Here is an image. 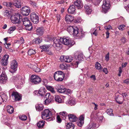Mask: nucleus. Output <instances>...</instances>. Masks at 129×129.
<instances>
[{
  "mask_svg": "<svg viewBox=\"0 0 129 129\" xmlns=\"http://www.w3.org/2000/svg\"><path fill=\"white\" fill-rule=\"evenodd\" d=\"M42 117L43 119L48 121L53 120L55 118L52 115L51 112L48 109H46L42 112Z\"/></svg>",
  "mask_w": 129,
  "mask_h": 129,
  "instance_id": "f257e3e1",
  "label": "nucleus"
},
{
  "mask_svg": "<svg viewBox=\"0 0 129 129\" xmlns=\"http://www.w3.org/2000/svg\"><path fill=\"white\" fill-rule=\"evenodd\" d=\"M67 31L70 34H72L74 37H77L80 36V33L79 31V29L76 26H69L67 28Z\"/></svg>",
  "mask_w": 129,
  "mask_h": 129,
  "instance_id": "f03ea898",
  "label": "nucleus"
},
{
  "mask_svg": "<svg viewBox=\"0 0 129 129\" xmlns=\"http://www.w3.org/2000/svg\"><path fill=\"white\" fill-rule=\"evenodd\" d=\"M63 72L61 71H57L55 72L54 75V79L57 81H61L64 77Z\"/></svg>",
  "mask_w": 129,
  "mask_h": 129,
  "instance_id": "7ed1b4c3",
  "label": "nucleus"
},
{
  "mask_svg": "<svg viewBox=\"0 0 129 129\" xmlns=\"http://www.w3.org/2000/svg\"><path fill=\"white\" fill-rule=\"evenodd\" d=\"M22 18L21 16L19 13H15L13 14L11 17L12 22L14 24L20 23V20Z\"/></svg>",
  "mask_w": 129,
  "mask_h": 129,
  "instance_id": "20e7f679",
  "label": "nucleus"
},
{
  "mask_svg": "<svg viewBox=\"0 0 129 129\" xmlns=\"http://www.w3.org/2000/svg\"><path fill=\"white\" fill-rule=\"evenodd\" d=\"M23 24L25 26L26 29L28 31L30 30L32 28V26L31 23L27 17H25L23 18L22 20Z\"/></svg>",
  "mask_w": 129,
  "mask_h": 129,
  "instance_id": "39448f33",
  "label": "nucleus"
},
{
  "mask_svg": "<svg viewBox=\"0 0 129 129\" xmlns=\"http://www.w3.org/2000/svg\"><path fill=\"white\" fill-rule=\"evenodd\" d=\"M110 7V1L109 0H104L103 4L102 5V12L104 13H107Z\"/></svg>",
  "mask_w": 129,
  "mask_h": 129,
  "instance_id": "423d86ee",
  "label": "nucleus"
},
{
  "mask_svg": "<svg viewBox=\"0 0 129 129\" xmlns=\"http://www.w3.org/2000/svg\"><path fill=\"white\" fill-rule=\"evenodd\" d=\"M74 58L76 60L75 64L78 67L79 62L83 61L84 60L83 56L82 53L77 52L75 54Z\"/></svg>",
  "mask_w": 129,
  "mask_h": 129,
  "instance_id": "0eeeda50",
  "label": "nucleus"
},
{
  "mask_svg": "<svg viewBox=\"0 0 129 129\" xmlns=\"http://www.w3.org/2000/svg\"><path fill=\"white\" fill-rule=\"evenodd\" d=\"M18 66V62L16 60H13L11 61L10 67L13 70H10V72L12 73H15L17 70Z\"/></svg>",
  "mask_w": 129,
  "mask_h": 129,
  "instance_id": "6e6552de",
  "label": "nucleus"
},
{
  "mask_svg": "<svg viewBox=\"0 0 129 129\" xmlns=\"http://www.w3.org/2000/svg\"><path fill=\"white\" fill-rule=\"evenodd\" d=\"M45 96L46 97H45L44 98H46V99L45 100V103L46 105L51 103L54 102V97L50 95V93H47L46 94Z\"/></svg>",
  "mask_w": 129,
  "mask_h": 129,
  "instance_id": "1a4fd4ad",
  "label": "nucleus"
},
{
  "mask_svg": "<svg viewBox=\"0 0 129 129\" xmlns=\"http://www.w3.org/2000/svg\"><path fill=\"white\" fill-rule=\"evenodd\" d=\"M60 42L65 45H72L71 39L68 37H64L60 38Z\"/></svg>",
  "mask_w": 129,
  "mask_h": 129,
  "instance_id": "9d476101",
  "label": "nucleus"
},
{
  "mask_svg": "<svg viewBox=\"0 0 129 129\" xmlns=\"http://www.w3.org/2000/svg\"><path fill=\"white\" fill-rule=\"evenodd\" d=\"M30 81L34 84H37L40 82L41 80L38 76L32 75L31 77Z\"/></svg>",
  "mask_w": 129,
  "mask_h": 129,
  "instance_id": "9b49d317",
  "label": "nucleus"
},
{
  "mask_svg": "<svg viewBox=\"0 0 129 129\" xmlns=\"http://www.w3.org/2000/svg\"><path fill=\"white\" fill-rule=\"evenodd\" d=\"M21 10V13L24 16H28L30 12L29 8L26 6L22 7Z\"/></svg>",
  "mask_w": 129,
  "mask_h": 129,
  "instance_id": "f8f14e48",
  "label": "nucleus"
},
{
  "mask_svg": "<svg viewBox=\"0 0 129 129\" xmlns=\"http://www.w3.org/2000/svg\"><path fill=\"white\" fill-rule=\"evenodd\" d=\"M30 19L34 23L37 24L39 21V16L34 12H33L31 14Z\"/></svg>",
  "mask_w": 129,
  "mask_h": 129,
  "instance_id": "ddd939ff",
  "label": "nucleus"
},
{
  "mask_svg": "<svg viewBox=\"0 0 129 129\" xmlns=\"http://www.w3.org/2000/svg\"><path fill=\"white\" fill-rule=\"evenodd\" d=\"M9 56L8 55H4L2 59L1 60V63L2 65L3 66H7L8 63V59Z\"/></svg>",
  "mask_w": 129,
  "mask_h": 129,
  "instance_id": "4468645a",
  "label": "nucleus"
},
{
  "mask_svg": "<svg viewBox=\"0 0 129 129\" xmlns=\"http://www.w3.org/2000/svg\"><path fill=\"white\" fill-rule=\"evenodd\" d=\"M53 46L54 47H60L61 43L60 38V39L56 37L53 38Z\"/></svg>",
  "mask_w": 129,
  "mask_h": 129,
  "instance_id": "2eb2a0df",
  "label": "nucleus"
},
{
  "mask_svg": "<svg viewBox=\"0 0 129 129\" xmlns=\"http://www.w3.org/2000/svg\"><path fill=\"white\" fill-rule=\"evenodd\" d=\"M44 51L47 52V53L49 55H51L52 53L49 51L50 47L48 45H45L41 46L40 47Z\"/></svg>",
  "mask_w": 129,
  "mask_h": 129,
  "instance_id": "dca6fc26",
  "label": "nucleus"
},
{
  "mask_svg": "<svg viewBox=\"0 0 129 129\" xmlns=\"http://www.w3.org/2000/svg\"><path fill=\"white\" fill-rule=\"evenodd\" d=\"M7 80V77L5 72H3L0 76V82L1 83H5Z\"/></svg>",
  "mask_w": 129,
  "mask_h": 129,
  "instance_id": "f3484780",
  "label": "nucleus"
},
{
  "mask_svg": "<svg viewBox=\"0 0 129 129\" xmlns=\"http://www.w3.org/2000/svg\"><path fill=\"white\" fill-rule=\"evenodd\" d=\"M12 95V97H14L15 101H19L21 99V96L17 92H13Z\"/></svg>",
  "mask_w": 129,
  "mask_h": 129,
  "instance_id": "a211bd4d",
  "label": "nucleus"
},
{
  "mask_svg": "<svg viewBox=\"0 0 129 129\" xmlns=\"http://www.w3.org/2000/svg\"><path fill=\"white\" fill-rule=\"evenodd\" d=\"M44 31V29L43 27H39L36 30V34L39 36L43 35Z\"/></svg>",
  "mask_w": 129,
  "mask_h": 129,
  "instance_id": "6ab92c4d",
  "label": "nucleus"
},
{
  "mask_svg": "<svg viewBox=\"0 0 129 129\" xmlns=\"http://www.w3.org/2000/svg\"><path fill=\"white\" fill-rule=\"evenodd\" d=\"M75 7L74 5L70 6L68 9V12L71 14H73L75 13Z\"/></svg>",
  "mask_w": 129,
  "mask_h": 129,
  "instance_id": "aec40b11",
  "label": "nucleus"
},
{
  "mask_svg": "<svg viewBox=\"0 0 129 129\" xmlns=\"http://www.w3.org/2000/svg\"><path fill=\"white\" fill-rule=\"evenodd\" d=\"M74 19L73 17L72 16L67 14L65 17V21L68 23H70Z\"/></svg>",
  "mask_w": 129,
  "mask_h": 129,
  "instance_id": "412c9836",
  "label": "nucleus"
},
{
  "mask_svg": "<svg viewBox=\"0 0 129 129\" xmlns=\"http://www.w3.org/2000/svg\"><path fill=\"white\" fill-rule=\"evenodd\" d=\"M75 6H76L78 9L81 8L83 6L82 2L80 0H77L74 2Z\"/></svg>",
  "mask_w": 129,
  "mask_h": 129,
  "instance_id": "4be33fe9",
  "label": "nucleus"
},
{
  "mask_svg": "<svg viewBox=\"0 0 129 129\" xmlns=\"http://www.w3.org/2000/svg\"><path fill=\"white\" fill-rule=\"evenodd\" d=\"M65 88L62 85H58L57 89L58 92L60 93H62L65 92Z\"/></svg>",
  "mask_w": 129,
  "mask_h": 129,
  "instance_id": "5701e85b",
  "label": "nucleus"
},
{
  "mask_svg": "<svg viewBox=\"0 0 129 129\" xmlns=\"http://www.w3.org/2000/svg\"><path fill=\"white\" fill-rule=\"evenodd\" d=\"M85 10L87 14H90L92 12V8L87 5H85L84 6Z\"/></svg>",
  "mask_w": 129,
  "mask_h": 129,
  "instance_id": "b1692460",
  "label": "nucleus"
},
{
  "mask_svg": "<svg viewBox=\"0 0 129 129\" xmlns=\"http://www.w3.org/2000/svg\"><path fill=\"white\" fill-rule=\"evenodd\" d=\"M68 117L69 120L71 122H75L77 120L76 116L73 114H70L68 115Z\"/></svg>",
  "mask_w": 129,
  "mask_h": 129,
  "instance_id": "393cba45",
  "label": "nucleus"
},
{
  "mask_svg": "<svg viewBox=\"0 0 129 129\" xmlns=\"http://www.w3.org/2000/svg\"><path fill=\"white\" fill-rule=\"evenodd\" d=\"M46 90L44 87H41L38 92L39 94L41 96H43L45 94Z\"/></svg>",
  "mask_w": 129,
  "mask_h": 129,
  "instance_id": "a878e982",
  "label": "nucleus"
},
{
  "mask_svg": "<svg viewBox=\"0 0 129 129\" xmlns=\"http://www.w3.org/2000/svg\"><path fill=\"white\" fill-rule=\"evenodd\" d=\"M13 4L16 7H21V4L20 1L19 0H14L13 2Z\"/></svg>",
  "mask_w": 129,
  "mask_h": 129,
  "instance_id": "bb28decb",
  "label": "nucleus"
},
{
  "mask_svg": "<svg viewBox=\"0 0 129 129\" xmlns=\"http://www.w3.org/2000/svg\"><path fill=\"white\" fill-rule=\"evenodd\" d=\"M35 107L37 111H41L43 109L44 106L42 104H38L36 105Z\"/></svg>",
  "mask_w": 129,
  "mask_h": 129,
  "instance_id": "cd10ccee",
  "label": "nucleus"
},
{
  "mask_svg": "<svg viewBox=\"0 0 129 129\" xmlns=\"http://www.w3.org/2000/svg\"><path fill=\"white\" fill-rule=\"evenodd\" d=\"M0 96L3 102H4V101L6 102L7 101V97L6 94L4 93L3 92H1L0 94Z\"/></svg>",
  "mask_w": 129,
  "mask_h": 129,
  "instance_id": "c85d7f7f",
  "label": "nucleus"
},
{
  "mask_svg": "<svg viewBox=\"0 0 129 129\" xmlns=\"http://www.w3.org/2000/svg\"><path fill=\"white\" fill-rule=\"evenodd\" d=\"M42 41V40L39 38H35L33 41V44H38Z\"/></svg>",
  "mask_w": 129,
  "mask_h": 129,
  "instance_id": "c756f323",
  "label": "nucleus"
},
{
  "mask_svg": "<svg viewBox=\"0 0 129 129\" xmlns=\"http://www.w3.org/2000/svg\"><path fill=\"white\" fill-rule=\"evenodd\" d=\"M45 121L41 120L37 123V126L39 128H42L44 125Z\"/></svg>",
  "mask_w": 129,
  "mask_h": 129,
  "instance_id": "7c9ffc66",
  "label": "nucleus"
},
{
  "mask_svg": "<svg viewBox=\"0 0 129 129\" xmlns=\"http://www.w3.org/2000/svg\"><path fill=\"white\" fill-rule=\"evenodd\" d=\"M7 111L10 114L12 113L14 111L13 107L10 106H8L7 107Z\"/></svg>",
  "mask_w": 129,
  "mask_h": 129,
  "instance_id": "2f4dec72",
  "label": "nucleus"
},
{
  "mask_svg": "<svg viewBox=\"0 0 129 129\" xmlns=\"http://www.w3.org/2000/svg\"><path fill=\"white\" fill-rule=\"evenodd\" d=\"M75 126L74 124L71 122L68 123L67 125V129H74Z\"/></svg>",
  "mask_w": 129,
  "mask_h": 129,
  "instance_id": "473e14b6",
  "label": "nucleus"
},
{
  "mask_svg": "<svg viewBox=\"0 0 129 129\" xmlns=\"http://www.w3.org/2000/svg\"><path fill=\"white\" fill-rule=\"evenodd\" d=\"M12 78L13 79V81L15 83L16 82V84L17 83L18 84V82L21 78L20 76L13 77Z\"/></svg>",
  "mask_w": 129,
  "mask_h": 129,
  "instance_id": "72a5a7b5",
  "label": "nucleus"
},
{
  "mask_svg": "<svg viewBox=\"0 0 129 129\" xmlns=\"http://www.w3.org/2000/svg\"><path fill=\"white\" fill-rule=\"evenodd\" d=\"M95 124L94 123L91 122L85 128V129H91L95 127Z\"/></svg>",
  "mask_w": 129,
  "mask_h": 129,
  "instance_id": "f704fd0d",
  "label": "nucleus"
},
{
  "mask_svg": "<svg viewBox=\"0 0 129 129\" xmlns=\"http://www.w3.org/2000/svg\"><path fill=\"white\" fill-rule=\"evenodd\" d=\"M55 101L58 103H60L61 102V99L60 97L58 95H56L55 97Z\"/></svg>",
  "mask_w": 129,
  "mask_h": 129,
  "instance_id": "c9c22d12",
  "label": "nucleus"
},
{
  "mask_svg": "<svg viewBox=\"0 0 129 129\" xmlns=\"http://www.w3.org/2000/svg\"><path fill=\"white\" fill-rule=\"evenodd\" d=\"M66 62H71L73 59V58L71 56H66Z\"/></svg>",
  "mask_w": 129,
  "mask_h": 129,
  "instance_id": "e433bc0d",
  "label": "nucleus"
},
{
  "mask_svg": "<svg viewBox=\"0 0 129 129\" xmlns=\"http://www.w3.org/2000/svg\"><path fill=\"white\" fill-rule=\"evenodd\" d=\"M60 115L62 116V118L64 119H65L67 115L68 114L66 112L63 111L62 112H60Z\"/></svg>",
  "mask_w": 129,
  "mask_h": 129,
  "instance_id": "4c0bfd02",
  "label": "nucleus"
},
{
  "mask_svg": "<svg viewBox=\"0 0 129 129\" xmlns=\"http://www.w3.org/2000/svg\"><path fill=\"white\" fill-rule=\"evenodd\" d=\"M60 68L62 69H67V65L66 63H62L59 65Z\"/></svg>",
  "mask_w": 129,
  "mask_h": 129,
  "instance_id": "58836bf2",
  "label": "nucleus"
},
{
  "mask_svg": "<svg viewBox=\"0 0 129 129\" xmlns=\"http://www.w3.org/2000/svg\"><path fill=\"white\" fill-rule=\"evenodd\" d=\"M121 95L123 96V99L121 101L117 102V103L119 104H121L123 103V101L124 100L125 98L127 96V94L126 93H122Z\"/></svg>",
  "mask_w": 129,
  "mask_h": 129,
  "instance_id": "ea45409f",
  "label": "nucleus"
},
{
  "mask_svg": "<svg viewBox=\"0 0 129 129\" xmlns=\"http://www.w3.org/2000/svg\"><path fill=\"white\" fill-rule=\"evenodd\" d=\"M16 28L15 26H12L8 30V33L10 34L12 33L13 31L15 30Z\"/></svg>",
  "mask_w": 129,
  "mask_h": 129,
  "instance_id": "a19ab883",
  "label": "nucleus"
},
{
  "mask_svg": "<svg viewBox=\"0 0 129 129\" xmlns=\"http://www.w3.org/2000/svg\"><path fill=\"white\" fill-rule=\"evenodd\" d=\"M47 89L50 91L52 93H55V91L54 90V88L50 86H48L47 87Z\"/></svg>",
  "mask_w": 129,
  "mask_h": 129,
  "instance_id": "79ce46f5",
  "label": "nucleus"
},
{
  "mask_svg": "<svg viewBox=\"0 0 129 129\" xmlns=\"http://www.w3.org/2000/svg\"><path fill=\"white\" fill-rule=\"evenodd\" d=\"M106 112L107 114L109 115L112 116L113 115L112 113L113 110L112 109H107L106 111Z\"/></svg>",
  "mask_w": 129,
  "mask_h": 129,
  "instance_id": "37998d69",
  "label": "nucleus"
},
{
  "mask_svg": "<svg viewBox=\"0 0 129 129\" xmlns=\"http://www.w3.org/2000/svg\"><path fill=\"white\" fill-rule=\"evenodd\" d=\"M36 53V52L35 50L31 49L29 50L28 52V53L29 55H31L32 54H34Z\"/></svg>",
  "mask_w": 129,
  "mask_h": 129,
  "instance_id": "c03bdc74",
  "label": "nucleus"
},
{
  "mask_svg": "<svg viewBox=\"0 0 129 129\" xmlns=\"http://www.w3.org/2000/svg\"><path fill=\"white\" fill-rule=\"evenodd\" d=\"M68 103L71 106L74 105L75 104V101L74 100H72V99L71 98H70V100L68 101Z\"/></svg>",
  "mask_w": 129,
  "mask_h": 129,
  "instance_id": "a18cd8bd",
  "label": "nucleus"
},
{
  "mask_svg": "<svg viewBox=\"0 0 129 129\" xmlns=\"http://www.w3.org/2000/svg\"><path fill=\"white\" fill-rule=\"evenodd\" d=\"M95 67L98 70L100 69L101 67V66L100 64L97 62H96Z\"/></svg>",
  "mask_w": 129,
  "mask_h": 129,
  "instance_id": "49530a36",
  "label": "nucleus"
},
{
  "mask_svg": "<svg viewBox=\"0 0 129 129\" xmlns=\"http://www.w3.org/2000/svg\"><path fill=\"white\" fill-rule=\"evenodd\" d=\"M4 15L6 17H9L11 16V14L8 10L6 11L4 13Z\"/></svg>",
  "mask_w": 129,
  "mask_h": 129,
  "instance_id": "de8ad7c7",
  "label": "nucleus"
},
{
  "mask_svg": "<svg viewBox=\"0 0 129 129\" xmlns=\"http://www.w3.org/2000/svg\"><path fill=\"white\" fill-rule=\"evenodd\" d=\"M66 56H61L60 58V60L62 62H66Z\"/></svg>",
  "mask_w": 129,
  "mask_h": 129,
  "instance_id": "09e8293b",
  "label": "nucleus"
},
{
  "mask_svg": "<svg viewBox=\"0 0 129 129\" xmlns=\"http://www.w3.org/2000/svg\"><path fill=\"white\" fill-rule=\"evenodd\" d=\"M20 119L22 120H25L27 119V117L24 115H21L19 117Z\"/></svg>",
  "mask_w": 129,
  "mask_h": 129,
  "instance_id": "8fccbe9b",
  "label": "nucleus"
},
{
  "mask_svg": "<svg viewBox=\"0 0 129 129\" xmlns=\"http://www.w3.org/2000/svg\"><path fill=\"white\" fill-rule=\"evenodd\" d=\"M65 94H71L72 93V91L69 89H67L65 88Z\"/></svg>",
  "mask_w": 129,
  "mask_h": 129,
  "instance_id": "3c124183",
  "label": "nucleus"
},
{
  "mask_svg": "<svg viewBox=\"0 0 129 129\" xmlns=\"http://www.w3.org/2000/svg\"><path fill=\"white\" fill-rule=\"evenodd\" d=\"M84 116L85 115L84 114H82L79 117V120L84 122Z\"/></svg>",
  "mask_w": 129,
  "mask_h": 129,
  "instance_id": "603ef678",
  "label": "nucleus"
},
{
  "mask_svg": "<svg viewBox=\"0 0 129 129\" xmlns=\"http://www.w3.org/2000/svg\"><path fill=\"white\" fill-rule=\"evenodd\" d=\"M80 36L79 37V38H81L82 37H84L85 35V32L82 31H81V32H80Z\"/></svg>",
  "mask_w": 129,
  "mask_h": 129,
  "instance_id": "864d4df0",
  "label": "nucleus"
},
{
  "mask_svg": "<svg viewBox=\"0 0 129 129\" xmlns=\"http://www.w3.org/2000/svg\"><path fill=\"white\" fill-rule=\"evenodd\" d=\"M84 123V122L79 120L77 122V124L78 126L81 127L83 125Z\"/></svg>",
  "mask_w": 129,
  "mask_h": 129,
  "instance_id": "5fc2aeb1",
  "label": "nucleus"
},
{
  "mask_svg": "<svg viewBox=\"0 0 129 129\" xmlns=\"http://www.w3.org/2000/svg\"><path fill=\"white\" fill-rule=\"evenodd\" d=\"M125 25H122L118 26V28L119 29L121 30H123L124 29V27L125 26Z\"/></svg>",
  "mask_w": 129,
  "mask_h": 129,
  "instance_id": "6e6d98bb",
  "label": "nucleus"
},
{
  "mask_svg": "<svg viewBox=\"0 0 129 129\" xmlns=\"http://www.w3.org/2000/svg\"><path fill=\"white\" fill-rule=\"evenodd\" d=\"M100 2V0H95L94 3L96 6L98 5Z\"/></svg>",
  "mask_w": 129,
  "mask_h": 129,
  "instance_id": "4d7b16f0",
  "label": "nucleus"
},
{
  "mask_svg": "<svg viewBox=\"0 0 129 129\" xmlns=\"http://www.w3.org/2000/svg\"><path fill=\"white\" fill-rule=\"evenodd\" d=\"M105 28L106 30H109L110 29H112V27L110 25H109L107 27H105Z\"/></svg>",
  "mask_w": 129,
  "mask_h": 129,
  "instance_id": "13d9d810",
  "label": "nucleus"
},
{
  "mask_svg": "<svg viewBox=\"0 0 129 129\" xmlns=\"http://www.w3.org/2000/svg\"><path fill=\"white\" fill-rule=\"evenodd\" d=\"M57 121L59 123H60L61 121V120L60 118V116L59 115H57Z\"/></svg>",
  "mask_w": 129,
  "mask_h": 129,
  "instance_id": "bf43d9fd",
  "label": "nucleus"
},
{
  "mask_svg": "<svg viewBox=\"0 0 129 129\" xmlns=\"http://www.w3.org/2000/svg\"><path fill=\"white\" fill-rule=\"evenodd\" d=\"M42 82H43V84L45 85L47 83V80L46 79H44L42 80Z\"/></svg>",
  "mask_w": 129,
  "mask_h": 129,
  "instance_id": "052dcab7",
  "label": "nucleus"
},
{
  "mask_svg": "<svg viewBox=\"0 0 129 129\" xmlns=\"http://www.w3.org/2000/svg\"><path fill=\"white\" fill-rule=\"evenodd\" d=\"M109 53L108 52L106 55L105 58V59L106 61H108L109 60Z\"/></svg>",
  "mask_w": 129,
  "mask_h": 129,
  "instance_id": "680f3d73",
  "label": "nucleus"
},
{
  "mask_svg": "<svg viewBox=\"0 0 129 129\" xmlns=\"http://www.w3.org/2000/svg\"><path fill=\"white\" fill-rule=\"evenodd\" d=\"M24 40L23 38H22L21 37L20 38V39L19 41V42L21 44H23L24 42Z\"/></svg>",
  "mask_w": 129,
  "mask_h": 129,
  "instance_id": "e2e57ef3",
  "label": "nucleus"
},
{
  "mask_svg": "<svg viewBox=\"0 0 129 129\" xmlns=\"http://www.w3.org/2000/svg\"><path fill=\"white\" fill-rule=\"evenodd\" d=\"M13 3H12L11 2H8L7 3V5L6 6L7 7H12V5Z\"/></svg>",
  "mask_w": 129,
  "mask_h": 129,
  "instance_id": "0e129e2a",
  "label": "nucleus"
},
{
  "mask_svg": "<svg viewBox=\"0 0 129 129\" xmlns=\"http://www.w3.org/2000/svg\"><path fill=\"white\" fill-rule=\"evenodd\" d=\"M126 40V39L124 37H122L121 39V41L123 43H125Z\"/></svg>",
  "mask_w": 129,
  "mask_h": 129,
  "instance_id": "69168bd1",
  "label": "nucleus"
},
{
  "mask_svg": "<svg viewBox=\"0 0 129 129\" xmlns=\"http://www.w3.org/2000/svg\"><path fill=\"white\" fill-rule=\"evenodd\" d=\"M40 71V69L37 67H36L35 69V71L37 72H39Z\"/></svg>",
  "mask_w": 129,
  "mask_h": 129,
  "instance_id": "338daca9",
  "label": "nucleus"
},
{
  "mask_svg": "<svg viewBox=\"0 0 129 129\" xmlns=\"http://www.w3.org/2000/svg\"><path fill=\"white\" fill-rule=\"evenodd\" d=\"M124 83L127 84H128L129 83V79H127L124 80Z\"/></svg>",
  "mask_w": 129,
  "mask_h": 129,
  "instance_id": "774afa93",
  "label": "nucleus"
}]
</instances>
